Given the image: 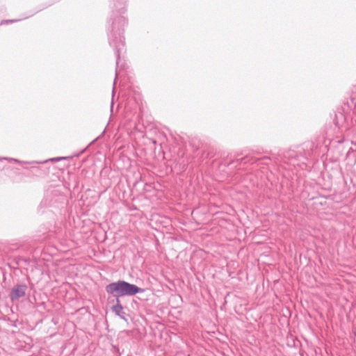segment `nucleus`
<instances>
[{
	"label": "nucleus",
	"instance_id": "7ed1b4c3",
	"mask_svg": "<svg viewBox=\"0 0 356 356\" xmlns=\"http://www.w3.org/2000/svg\"><path fill=\"white\" fill-rule=\"evenodd\" d=\"M112 310L116 315L124 319V312H123L122 306L120 304L119 299H117V304L112 307Z\"/></svg>",
	"mask_w": 356,
	"mask_h": 356
},
{
	"label": "nucleus",
	"instance_id": "f257e3e1",
	"mask_svg": "<svg viewBox=\"0 0 356 356\" xmlns=\"http://www.w3.org/2000/svg\"><path fill=\"white\" fill-rule=\"evenodd\" d=\"M107 293L114 296H134L138 293L143 292V289L135 284H130L125 281L113 282L106 286Z\"/></svg>",
	"mask_w": 356,
	"mask_h": 356
},
{
	"label": "nucleus",
	"instance_id": "f03ea898",
	"mask_svg": "<svg viewBox=\"0 0 356 356\" xmlns=\"http://www.w3.org/2000/svg\"><path fill=\"white\" fill-rule=\"evenodd\" d=\"M26 290L25 285H18L15 288L13 289L10 298L13 300H17L19 298L24 296Z\"/></svg>",
	"mask_w": 356,
	"mask_h": 356
}]
</instances>
